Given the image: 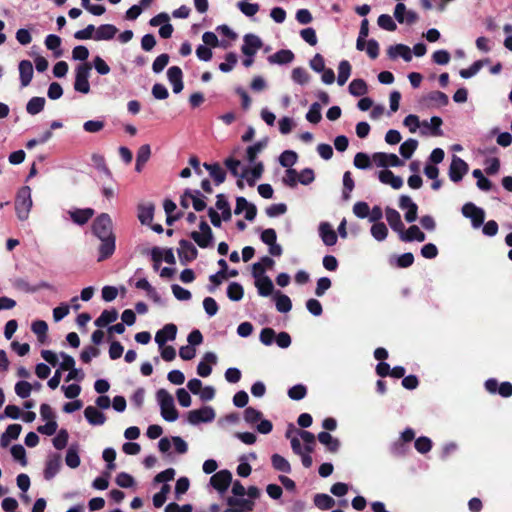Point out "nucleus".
I'll use <instances>...</instances> for the list:
<instances>
[{
  "label": "nucleus",
  "instance_id": "obj_1",
  "mask_svg": "<svg viewBox=\"0 0 512 512\" xmlns=\"http://www.w3.org/2000/svg\"><path fill=\"white\" fill-rule=\"evenodd\" d=\"M156 398L164 420L168 422L176 421L179 417V412L174 405L172 395L166 389L161 388L156 392Z\"/></svg>",
  "mask_w": 512,
  "mask_h": 512
},
{
  "label": "nucleus",
  "instance_id": "obj_2",
  "mask_svg": "<svg viewBox=\"0 0 512 512\" xmlns=\"http://www.w3.org/2000/svg\"><path fill=\"white\" fill-rule=\"evenodd\" d=\"M31 207V189L28 186H23L17 192L15 199V210L20 221H25L28 219Z\"/></svg>",
  "mask_w": 512,
  "mask_h": 512
},
{
  "label": "nucleus",
  "instance_id": "obj_3",
  "mask_svg": "<svg viewBox=\"0 0 512 512\" xmlns=\"http://www.w3.org/2000/svg\"><path fill=\"white\" fill-rule=\"evenodd\" d=\"M92 65L89 62L79 64L75 70L74 89L77 92L88 94L90 92L89 76Z\"/></svg>",
  "mask_w": 512,
  "mask_h": 512
},
{
  "label": "nucleus",
  "instance_id": "obj_4",
  "mask_svg": "<svg viewBox=\"0 0 512 512\" xmlns=\"http://www.w3.org/2000/svg\"><path fill=\"white\" fill-rule=\"evenodd\" d=\"M92 231L96 237L108 238L115 236L112 231V219L107 213H102L93 222Z\"/></svg>",
  "mask_w": 512,
  "mask_h": 512
},
{
  "label": "nucleus",
  "instance_id": "obj_5",
  "mask_svg": "<svg viewBox=\"0 0 512 512\" xmlns=\"http://www.w3.org/2000/svg\"><path fill=\"white\" fill-rule=\"evenodd\" d=\"M201 232L193 231L190 237L197 243L201 248H207L213 240V232L208 223L202 220L199 224Z\"/></svg>",
  "mask_w": 512,
  "mask_h": 512
},
{
  "label": "nucleus",
  "instance_id": "obj_6",
  "mask_svg": "<svg viewBox=\"0 0 512 512\" xmlns=\"http://www.w3.org/2000/svg\"><path fill=\"white\" fill-rule=\"evenodd\" d=\"M215 418V411L210 406H204L200 409L191 410L188 412V422L192 425L199 423L212 422Z\"/></svg>",
  "mask_w": 512,
  "mask_h": 512
},
{
  "label": "nucleus",
  "instance_id": "obj_7",
  "mask_svg": "<svg viewBox=\"0 0 512 512\" xmlns=\"http://www.w3.org/2000/svg\"><path fill=\"white\" fill-rule=\"evenodd\" d=\"M177 253L182 265H187L188 263L194 261L198 256V250L196 247L186 239H181L179 241V248L177 249Z\"/></svg>",
  "mask_w": 512,
  "mask_h": 512
},
{
  "label": "nucleus",
  "instance_id": "obj_8",
  "mask_svg": "<svg viewBox=\"0 0 512 512\" xmlns=\"http://www.w3.org/2000/svg\"><path fill=\"white\" fill-rule=\"evenodd\" d=\"M468 164L460 157L453 155L450 167H449V178L451 181L457 183L461 181L464 175L468 172Z\"/></svg>",
  "mask_w": 512,
  "mask_h": 512
},
{
  "label": "nucleus",
  "instance_id": "obj_9",
  "mask_svg": "<svg viewBox=\"0 0 512 512\" xmlns=\"http://www.w3.org/2000/svg\"><path fill=\"white\" fill-rule=\"evenodd\" d=\"M462 214L466 218H470L473 227H480L485 220V212L482 208L477 207L474 203L468 202L462 207Z\"/></svg>",
  "mask_w": 512,
  "mask_h": 512
},
{
  "label": "nucleus",
  "instance_id": "obj_10",
  "mask_svg": "<svg viewBox=\"0 0 512 512\" xmlns=\"http://www.w3.org/2000/svg\"><path fill=\"white\" fill-rule=\"evenodd\" d=\"M232 474L229 470H220L214 473L210 478L211 486L220 493H224L230 486Z\"/></svg>",
  "mask_w": 512,
  "mask_h": 512
},
{
  "label": "nucleus",
  "instance_id": "obj_11",
  "mask_svg": "<svg viewBox=\"0 0 512 512\" xmlns=\"http://www.w3.org/2000/svg\"><path fill=\"white\" fill-rule=\"evenodd\" d=\"M372 158L379 167H400L404 165L403 160L393 153L377 152L373 154Z\"/></svg>",
  "mask_w": 512,
  "mask_h": 512
},
{
  "label": "nucleus",
  "instance_id": "obj_12",
  "mask_svg": "<svg viewBox=\"0 0 512 512\" xmlns=\"http://www.w3.org/2000/svg\"><path fill=\"white\" fill-rule=\"evenodd\" d=\"M486 390L491 394L498 393L504 398L512 396V384L508 381L502 382L501 384L494 378H490L485 382Z\"/></svg>",
  "mask_w": 512,
  "mask_h": 512
},
{
  "label": "nucleus",
  "instance_id": "obj_13",
  "mask_svg": "<svg viewBox=\"0 0 512 512\" xmlns=\"http://www.w3.org/2000/svg\"><path fill=\"white\" fill-rule=\"evenodd\" d=\"M242 53L247 57H253L263 46L262 40L255 34H246L243 37Z\"/></svg>",
  "mask_w": 512,
  "mask_h": 512
},
{
  "label": "nucleus",
  "instance_id": "obj_14",
  "mask_svg": "<svg viewBox=\"0 0 512 512\" xmlns=\"http://www.w3.org/2000/svg\"><path fill=\"white\" fill-rule=\"evenodd\" d=\"M151 258H152V261L154 262L153 267L155 270L159 269V265H160L161 261H163V260L170 265H173L176 263L174 253L171 248H168V249H165L164 251H162L159 247H154L151 250Z\"/></svg>",
  "mask_w": 512,
  "mask_h": 512
},
{
  "label": "nucleus",
  "instance_id": "obj_15",
  "mask_svg": "<svg viewBox=\"0 0 512 512\" xmlns=\"http://www.w3.org/2000/svg\"><path fill=\"white\" fill-rule=\"evenodd\" d=\"M177 335V326L173 323L166 324L162 329H160L155 335L156 343L162 347L165 345L167 341H172L176 338Z\"/></svg>",
  "mask_w": 512,
  "mask_h": 512
},
{
  "label": "nucleus",
  "instance_id": "obj_16",
  "mask_svg": "<svg viewBox=\"0 0 512 512\" xmlns=\"http://www.w3.org/2000/svg\"><path fill=\"white\" fill-rule=\"evenodd\" d=\"M218 265L221 267V269L217 273L209 276V281L212 283V285L208 286L207 289L210 293H214L216 290V287L219 286L224 279L228 278L227 262L224 259H220L218 261Z\"/></svg>",
  "mask_w": 512,
  "mask_h": 512
},
{
  "label": "nucleus",
  "instance_id": "obj_17",
  "mask_svg": "<svg viewBox=\"0 0 512 512\" xmlns=\"http://www.w3.org/2000/svg\"><path fill=\"white\" fill-rule=\"evenodd\" d=\"M385 216L391 229L400 235V233L405 227L401 220L400 213L396 209L388 206L385 209Z\"/></svg>",
  "mask_w": 512,
  "mask_h": 512
},
{
  "label": "nucleus",
  "instance_id": "obj_18",
  "mask_svg": "<svg viewBox=\"0 0 512 512\" xmlns=\"http://www.w3.org/2000/svg\"><path fill=\"white\" fill-rule=\"evenodd\" d=\"M399 238L403 242H423L425 241L426 236L417 225H411L407 230H405V228L402 230Z\"/></svg>",
  "mask_w": 512,
  "mask_h": 512
},
{
  "label": "nucleus",
  "instance_id": "obj_19",
  "mask_svg": "<svg viewBox=\"0 0 512 512\" xmlns=\"http://www.w3.org/2000/svg\"><path fill=\"white\" fill-rule=\"evenodd\" d=\"M101 244L99 245V256L98 261L101 262L110 258L115 251V236L108 238H101Z\"/></svg>",
  "mask_w": 512,
  "mask_h": 512
},
{
  "label": "nucleus",
  "instance_id": "obj_20",
  "mask_svg": "<svg viewBox=\"0 0 512 512\" xmlns=\"http://www.w3.org/2000/svg\"><path fill=\"white\" fill-rule=\"evenodd\" d=\"M61 468V457L59 454H53L50 456L46 462V466L44 469V478L46 480H51L56 476Z\"/></svg>",
  "mask_w": 512,
  "mask_h": 512
},
{
  "label": "nucleus",
  "instance_id": "obj_21",
  "mask_svg": "<svg viewBox=\"0 0 512 512\" xmlns=\"http://www.w3.org/2000/svg\"><path fill=\"white\" fill-rule=\"evenodd\" d=\"M295 58L294 53L289 49H281L276 53L268 56L267 60L270 64L286 65L291 63Z\"/></svg>",
  "mask_w": 512,
  "mask_h": 512
},
{
  "label": "nucleus",
  "instance_id": "obj_22",
  "mask_svg": "<svg viewBox=\"0 0 512 512\" xmlns=\"http://www.w3.org/2000/svg\"><path fill=\"white\" fill-rule=\"evenodd\" d=\"M319 234L325 245L333 246L337 243V234L328 222L319 225Z\"/></svg>",
  "mask_w": 512,
  "mask_h": 512
},
{
  "label": "nucleus",
  "instance_id": "obj_23",
  "mask_svg": "<svg viewBox=\"0 0 512 512\" xmlns=\"http://www.w3.org/2000/svg\"><path fill=\"white\" fill-rule=\"evenodd\" d=\"M380 182L390 185L393 189H400L403 186V179L394 175L391 170L384 169L378 174Z\"/></svg>",
  "mask_w": 512,
  "mask_h": 512
},
{
  "label": "nucleus",
  "instance_id": "obj_24",
  "mask_svg": "<svg viewBox=\"0 0 512 512\" xmlns=\"http://www.w3.org/2000/svg\"><path fill=\"white\" fill-rule=\"evenodd\" d=\"M387 54L391 59H395L400 56L406 62H410L412 60L411 49L404 44H396L394 46H390L387 50Z\"/></svg>",
  "mask_w": 512,
  "mask_h": 512
},
{
  "label": "nucleus",
  "instance_id": "obj_25",
  "mask_svg": "<svg viewBox=\"0 0 512 512\" xmlns=\"http://www.w3.org/2000/svg\"><path fill=\"white\" fill-rule=\"evenodd\" d=\"M217 357L212 352H207L204 355V360L197 366V374L201 377H208L212 372L211 364H216Z\"/></svg>",
  "mask_w": 512,
  "mask_h": 512
},
{
  "label": "nucleus",
  "instance_id": "obj_26",
  "mask_svg": "<svg viewBox=\"0 0 512 512\" xmlns=\"http://www.w3.org/2000/svg\"><path fill=\"white\" fill-rule=\"evenodd\" d=\"M155 205L153 203L138 205V219L143 225H151L154 217Z\"/></svg>",
  "mask_w": 512,
  "mask_h": 512
},
{
  "label": "nucleus",
  "instance_id": "obj_27",
  "mask_svg": "<svg viewBox=\"0 0 512 512\" xmlns=\"http://www.w3.org/2000/svg\"><path fill=\"white\" fill-rule=\"evenodd\" d=\"M33 65L29 60H22L19 63L20 82L23 87L30 84L33 78Z\"/></svg>",
  "mask_w": 512,
  "mask_h": 512
},
{
  "label": "nucleus",
  "instance_id": "obj_28",
  "mask_svg": "<svg viewBox=\"0 0 512 512\" xmlns=\"http://www.w3.org/2000/svg\"><path fill=\"white\" fill-rule=\"evenodd\" d=\"M318 441L327 447L331 453H336L340 448V441L334 438L329 432L322 431L317 435Z\"/></svg>",
  "mask_w": 512,
  "mask_h": 512
},
{
  "label": "nucleus",
  "instance_id": "obj_29",
  "mask_svg": "<svg viewBox=\"0 0 512 512\" xmlns=\"http://www.w3.org/2000/svg\"><path fill=\"white\" fill-rule=\"evenodd\" d=\"M117 32H118V29L112 24L100 25L95 30L94 40H96V41L111 40L115 37Z\"/></svg>",
  "mask_w": 512,
  "mask_h": 512
},
{
  "label": "nucleus",
  "instance_id": "obj_30",
  "mask_svg": "<svg viewBox=\"0 0 512 512\" xmlns=\"http://www.w3.org/2000/svg\"><path fill=\"white\" fill-rule=\"evenodd\" d=\"M263 171L264 165L262 162H259L255 164L251 170L245 169L241 174V178H246L247 184L253 187L255 186L256 180L262 176Z\"/></svg>",
  "mask_w": 512,
  "mask_h": 512
},
{
  "label": "nucleus",
  "instance_id": "obj_31",
  "mask_svg": "<svg viewBox=\"0 0 512 512\" xmlns=\"http://www.w3.org/2000/svg\"><path fill=\"white\" fill-rule=\"evenodd\" d=\"M84 416L91 425H103L106 421V416L94 406H87Z\"/></svg>",
  "mask_w": 512,
  "mask_h": 512
},
{
  "label": "nucleus",
  "instance_id": "obj_32",
  "mask_svg": "<svg viewBox=\"0 0 512 512\" xmlns=\"http://www.w3.org/2000/svg\"><path fill=\"white\" fill-rule=\"evenodd\" d=\"M204 168L209 171L210 176L213 178L216 185L222 184L226 179V172L219 163L203 164Z\"/></svg>",
  "mask_w": 512,
  "mask_h": 512
},
{
  "label": "nucleus",
  "instance_id": "obj_33",
  "mask_svg": "<svg viewBox=\"0 0 512 512\" xmlns=\"http://www.w3.org/2000/svg\"><path fill=\"white\" fill-rule=\"evenodd\" d=\"M94 215V210L91 208L76 209L70 212V217L74 223L79 225L86 224Z\"/></svg>",
  "mask_w": 512,
  "mask_h": 512
},
{
  "label": "nucleus",
  "instance_id": "obj_34",
  "mask_svg": "<svg viewBox=\"0 0 512 512\" xmlns=\"http://www.w3.org/2000/svg\"><path fill=\"white\" fill-rule=\"evenodd\" d=\"M424 101L429 102L431 105H435L438 107L446 106L449 103L448 96L441 91H432L427 94L424 98Z\"/></svg>",
  "mask_w": 512,
  "mask_h": 512
},
{
  "label": "nucleus",
  "instance_id": "obj_35",
  "mask_svg": "<svg viewBox=\"0 0 512 512\" xmlns=\"http://www.w3.org/2000/svg\"><path fill=\"white\" fill-rule=\"evenodd\" d=\"M227 504L232 508L241 509V512H251L254 508V502L244 498L229 497Z\"/></svg>",
  "mask_w": 512,
  "mask_h": 512
},
{
  "label": "nucleus",
  "instance_id": "obj_36",
  "mask_svg": "<svg viewBox=\"0 0 512 512\" xmlns=\"http://www.w3.org/2000/svg\"><path fill=\"white\" fill-rule=\"evenodd\" d=\"M260 296L267 297L272 294L274 285L272 280L268 276H262L260 279L255 281Z\"/></svg>",
  "mask_w": 512,
  "mask_h": 512
},
{
  "label": "nucleus",
  "instance_id": "obj_37",
  "mask_svg": "<svg viewBox=\"0 0 512 512\" xmlns=\"http://www.w3.org/2000/svg\"><path fill=\"white\" fill-rule=\"evenodd\" d=\"M118 318V312L116 309L104 310L101 315L95 320L94 324L97 327H105L113 322H115Z\"/></svg>",
  "mask_w": 512,
  "mask_h": 512
},
{
  "label": "nucleus",
  "instance_id": "obj_38",
  "mask_svg": "<svg viewBox=\"0 0 512 512\" xmlns=\"http://www.w3.org/2000/svg\"><path fill=\"white\" fill-rule=\"evenodd\" d=\"M150 156H151L150 145L144 144V145L140 146V148L138 149V152H137L136 164H135V170L137 172L142 171L143 166L149 160Z\"/></svg>",
  "mask_w": 512,
  "mask_h": 512
},
{
  "label": "nucleus",
  "instance_id": "obj_39",
  "mask_svg": "<svg viewBox=\"0 0 512 512\" xmlns=\"http://www.w3.org/2000/svg\"><path fill=\"white\" fill-rule=\"evenodd\" d=\"M418 147V141L416 139H408L404 141L399 148L401 156L405 159H410Z\"/></svg>",
  "mask_w": 512,
  "mask_h": 512
},
{
  "label": "nucleus",
  "instance_id": "obj_40",
  "mask_svg": "<svg viewBox=\"0 0 512 512\" xmlns=\"http://www.w3.org/2000/svg\"><path fill=\"white\" fill-rule=\"evenodd\" d=\"M351 64L348 60H342L338 66V78L337 82L340 86H343L351 74Z\"/></svg>",
  "mask_w": 512,
  "mask_h": 512
},
{
  "label": "nucleus",
  "instance_id": "obj_41",
  "mask_svg": "<svg viewBox=\"0 0 512 512\" xmlns=\"http://www.w3.org/2000/svg\"><path fill=\"white\" fill-rule=\"evenodd\" d=\"M45 103L43 97H32L26 105V111L31 115H36L44 109Z\"/></svg>",
  "mask_w": 512,
  "mask_h": 512
},
{
  "label": "nucleus",
  "instance_id": "obj_42",
  "mask_svg": "<svg viewBox=\"0 0 512 512\" xmlns=\"http://www.w3.org/2000/svg\"><path fill=\"white\" fill-rule=\"evenodd\" d=\"M271 462L275 470L284 473L291 472V465L283 456L279 454H273L271 457Z\"/></svg>",
  "mask_w": 512,
  "mask_h": 512
},
{
  "label": "nucleus",
  "instance_id": "obj_43",
  "mask_svg": "<svg viewBox=\"0 0 512 512\" xmlns=\"http://www.w3.org/2000/svg\"><path fill=\"white\" fill-rule=\"evenodd\" d=\"M314 504L321 510H328L335 505V501L327 494H316L314 497Z\"/></svg>",
  "mask_w": 512,
  "mask_h": 512
},
{
  "label": "nucleus",
  "instance_id": "obj_44",
  "mask_svg": "<svg viewBox=\"0 0 512 512\" xmlns=\"http://www.w3.org/2000/svg\"><path fill=\"white\" fill-rule=\"evenodd\" d=\"M275 302H276V309L281 313H287L292 308V302H291L290 298L287 295L282 294L280 292H277V294L275 296Z\"/></svg>",
  "mask_w": 512,
  "mask_h": 512
},
{
  "label": "nucleus",
  "instance_id": "obj_45",
  "mask_svg": "<svg viewBox=\"0 0 512 512\" xmlns=\"http://www.w3.org/2000/svg\"><path fill=\"white\" fill-rule=\"evenodd\" d=\"M227 296L231 301H240L244 296L243 286L237 282H232L227 287Z\"/></svg>",
  "mask_w": 512,
  "mask_h": 512
},
{
  "label": "nucleus",
  "instance_id": "obj_46",
  "mask_svg": "<svg viewBox=\"0 0 512 512\" xmlns=\"http://www.w3.org/2000/svg\"><path fill=\"white\" fill-rule=\"evenodd\" d=\"M298 160V155L295 151L285 150L281 153L279 157V163L281 166L286 168H291L294 164H296Z\"/></svg>",
  "mask_w": 512,
  "mask_h": 512
},
{
  "label": "nucleus",
  "instance_id": "obj_47",
  "mask_svg": "<svg viewBox=\"0 0 512 512\" xmlns=\"http://www.w3.org/2000/svg\"><path fill=\"white\" fill-rule=\"evenodd\" d=\"M348 88L353 96H362L367 93V84L363 79L352 80Z\"/></svg>",
  "mask_w": 512,
  "mask_h": 512
},
{
  "label": "nucleus",
  "instance_id": "obj_48",
  "mask_svg": "<svg viewBox=\"0 0 512 512\" xmlns=\"http://www.w3.org/2000/svg\"><path fill=\"white\" fill-rule=\"evenodd\" d=\"M442 124H443V121L438 116L431 117L430 123H428L427 121L422 122V126L424 128H429L431 130V134L434 136L442 135V131H441Z\"/></svg>",
  "mask_w": 512,
  "mask_h": 512
},
{
  "label": "nucleus",
  "instance_id": "obj_49",
  "mask_svg": "<svg viewBox=\"0 0 512 512\" xmlns=\"http://www.w3.org/2000/svg\"><path fill=\"white\" fill-rule=\"evenodd\" d=\"M65 462L66 465L72 469H75L80 465L81 461L76 447H69L66 453Z\"/></svg>",
  "mask_w": 512,
  "mask_h": 512
},
{
  "label": "nucleus",
  "instance_id": "obj_50",
  "mask_svg": "<svg viewBox=\"0 0 512 512\" xmlns=\"http://www.w3.org/2000/svg\"><path fill=\"white\" fill-rule=\"evenodd\" d=\"M306 119L312 124H318L321 119V105L318 102L311 104L309 111L306 114Z\"/></svg>",
  "mask_w": 512,
  "mask_h": 512
},
{
  "label": "nucleus",
  "instance_id": "obj_51",
  "mask_svg": "<svg viewBox=\"0 0 512 512\" xmlns=\"http://www.w3.org/2000/svg\"><path fill=\"white\" fill-rule=\"evenodd\" d=\"M288 397L292 400L299 401L306 397L307 387L303 384H297L289 388Z\"/></svg>",
  "mask_w": 512,
  "mask_h": 512
},
{
  "label": "nucleus",
  "instance_id": "obj_52",
  "mask_svg": "<svg viewBox=\"0 0 512 512\" xmlns=\"http://www.w3.org/2000/svg\"><path fill=\"white\" fill-rule=\"evenodd\" d=\"M371 235L377 240V241H383L386 239L388 235V229L386 225L383 222H377L374 223L371 227Z\"/></svg>",
  "mask_w": 512,
  "mask_h": 512
},
{
  "label": "nucleus",
  "instance_id": "obj_53",
  "mask_svg": "<svg viewBox=\"0 0 512 512\" xmlns=\"http://www.w3.org/2000/svg\"><path fill=\"white\" fill-rule=\"evenodd\" d=\"M31 330L37 335L39 341H43L47 335L48 325L43 320H36L31 325Z\"/></svg>",
  "mask_w": 512,
  "mask_h": 512
},
{
  "label": "nucleus",
  "instance_id": "obj_54",
  "mask_svg": "<svg viewBox=\"0 0 512 512\" xmlns=\"http://www.w3.org/2000/svg\"><path fill=\"white\" fill-rule=\"evenodd\" d=\"M292 80L300 85L308 83L310 77L307 71L302 67H296L292 70Z\"/></svg>",
  "mask_w": 512,
  "mask_h": 512
},
{
  "label": "nucleus",
  "instance_id": "obj_55",
  "mask_svg": "<svg viewBox=\"0 0 512 512\" xmlns=\"http://www.w3.org/2000/svg\"><path fill=\"white\" fill-rule=\"evenodd\" d=\"M263 414L261 411L253 408V407H247L245 410H244V420L248 423V424H255L257 423L258 421L261 420Z\"/></svg>",
  "mask_w": 512,
  "mask_h": 512
},
{
  "label": "nucleus",
  "instance_id": "obj_56",
  "mask_svg": "<svg viewBox=\"0 0 512 512\" xmlns=\"http://www.w3.org/2000/svg\"><path fill=\"white\" fill-rule=\"evenodd\" d=\"M115 482L118 486L122 487V488H130L132 486H134L135 484V479L133 478L132 475H130L129 473H126V472H120L117 476H116V479H115Z\"/></svg>",
  "mask_w": 512,
  "mask_h": 512
},
{
  "label": "nucleus",
  "instance_id": "obj_57",
  "mask_svg": "<svg viewBox=\"0 0 512 512\" xmlns=\"http://www.w3.org/2000/svg\"><path fill=\"white\" fill-rule=\"evenodd\" d=\"M377 23L379 27L387 31H395L397 26L392 17L388 14H381L378 17Z\"/></svg>",
  "mask_w": 512,
  "mask_h": 512
},
{
  "label": "nucleus",
  "instance_id": "obj_58",
  "mask_svg": "<svg viewBox=\"0 0 512 512\" xmlns=\"http://www.w3.org/2000/svg\"><path fill=\"white\" fill-rule=\"evenodd\" d=\"M225 60H226V62L219 64V69L222 72L227 73V72H230L233 69V67L236 65L238 58L234 52H229L226 54Z\"/></svg>",
  "mask_w": 512,
  "mask_h": 512
},
{
  "label": "nucleus",
  "instance_id": "obj_59",
  "mask_svg": "<svg viewBox=\"0 0 512 512\" xmlns=\"http://www.w3.org/2000/svg\"><path fill=\"white\" fill-rule=\"evenodd\" d=\"M414 446L419 453L425 454L431 450L432 441L428 437L421 436L415 440Z\"/></svg>",
  "mask_w": 512,
  "mask_h": 512
},
{
  "label": "nucleus",
  "instance_id": "obj_60",
  "mask_svg": "<svg viewBox=\"0 0 512 512\" xmlns=\"http://www.w3.org/2000/svg\"><path fill=\"white\" fill-rule=\"evenodd\" d=\"M31 390L32 385L27 381H19L15 385V393L22 399L28 398Z\"/></svg>",
  "mask_w": 512,
  "mask_h": 512
},
{
  "label": "nucleus",
  "instance_id": "obj_61",
  "mask_svg": "<svg viewBox=\"0 0 512 512\" xmlns=\"http://www.w3.org/2000/svg\"><path fill=\"white\" fill-rule=\"evenodd\" d=\"M11 454L22 466L27 465L26 451L22 445L17 444L12 446Z\"/></svg>",
  "mask_w": 512,
  "mask_h": 512
},
{
  "label": "nucleus",
  "instance_id": "obj_62",
  "mask_svg": "<svg viewBox=\"0 0 512 512\" xmlns=\"http://www.w3.org/2000/svg\"><path fill=\"white\" fill-rule=\"evenodd\" d=\"M69 434L66 429H61L53 439V445L57 450H62L68 443Z\"/></svg>",
  "mask_w": 512,
  "mask_h": 512
},
{
  "label": "nucleus",
  "instance_id": "obj_63",
  "mask_svg": "<svg viewBox=\"0 0 512 512\" xmlns=\"http://www.w3.org/2000/svg\"><path fill=\"white\" fill-rule=\"evenodd\" d=\"M354 165L358 169H368L371 166L370 157L364 152H358L354 157Z\"/></svg>",
  "mask_w": 512,
  "mask_h": 512
},
{
  "label": "nucleus",
  "instance_id": "obj_64",
  "mask_svg": "<svg viewBox=\"0 0 512 512\" xmlns=\"http://www.w3.org/2000/svg\"><path fill=\"white\" fill-rule=\"evenodd\" d=\"M169 55L166 53L160 54L156 59L154 60L152 64V70L154 73H160L163 71V69L167 66L169 63Z\"/></svg>",
  "mask_w": 512,
  "mask_h": 512
}]
</instances>
